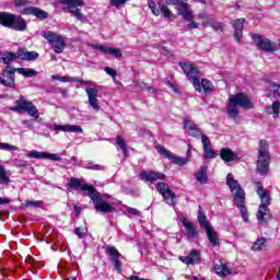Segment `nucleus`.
Instances as JSON below:
<instances>
[{
  "instance_id": "nucleus-28",
  "label": "nucleus",
  "mask_w": 280,
  "mask_h": 280,
  "mask_svg": "<svg viewBox=\"0 0 280 280\" xmlns=\"http://www.w3.org/2000/svg\"><path fill=\"white\" fill-rule=\"evenodd\" d=\"M265 113L271 115L273 119H279L280 117V101H273L272 104L265 107Z\"/></svg>"
},
{
  "instance_id": "nucleus-50",
  "label": "nucleus",
  "mask_w": 280,
  "mask_h": 280,
  "mask_svg": "<svg viewBox=\"0 0 280 280\" xmlns=\"http://www.w3.org/2000/svg\"><path fill=\"white\" fill-rule=\"evenodd\" d=\"M104 71L107 75H110V78H115V75H117V71L110 67H105Z\"/></svg>"
},
{
  "instance_id": "nucleus-14",
  "label": "nucleus",
  "mask_w": 280,
  "mask_h": 280,
  "mask_svg": "<svg viewBox=\"0 0 280 280\" xmlns=\"http://www.w3.org/2000/svg\"><path fill=\"white\" fill-rule=\"evenodd\" d=\"M14 73H20V75H24V78H34V75H38V72L31 68H12L8 65L2 71V75H13Z\"/></svg>"
},
{
  "instance_id": "nucleus-51",
  "label": "nucleus",
  "mask_w": 280,
  "mask_h": 280,
  "mask_svg": "<svg viewBox=\"0 0 280 280\" xmlns=\"http://www.w3.org/2000/svg\"><path fill=\"white\" fill-rule=\"evenodd\" d=\"M14 165L15 167H27V162L23 160H14Z\"/></svg>"
},
{
  "instance_id": "nucleus-34",
  "label": "nucleus",
  "mask_w": 280,
  "mask_h": 280,
  "mask_svg": "<svg viewBox=\"0 0 280 280\" xmlns=\"http://www.w3.org/2000/svg\"><path fill=\"white\" fill-rule=\"evenodd\" d=\"M267 95L268 97H273L277 100L280 97V84L277 82H270L267 86Z\"/></svg>"
},
{
  "instance_id": "nucleus-57",
  "label": "nucleus",
  "mask_w": 280,
  "mask_h": 280,
  "mask_svg": "<svg viewBox=\"0 0 280 280\" xmlns=\"http://www.w3.org/2000/svg\"><path fill=\"white\" fill-rule=\"evenodd\" d=\"M51 79L52 80H58L59 82L61 81V77L60 75H52Z\"/></svg>"
},
{
  "instance_id": "nucleus-20",
  "label": "nucleus",
  "mask_w": 280,
  "mask_h": 280,
  "mask_svg": "<svg viewBox=\"0 0 280 280\" xmlns=\"http://www.w3.org/2000/svg\"><path fill=\"white\" fill-rule=\"evenodd\" d=\"M28 159H44L47 161H62V158L56 153H47V152H40L36 150H32L27 154Z\"/></svg>"
},
{
  "instance_id": "nucleus-47",
  "label": "nucleus",
  "mask_w": 280,
  "mask_h": 280,
  "mask_svg": "<svg viewBox=\"0 0 280 280\" xmlns=\"http://www.w3.org/2000/svg\"><path fill=\"white\" fill-rule=\"evenodd\" d=\"M109 3L114 8H121L122 5H126V3H128V0H109Z\"/></svg>"
},
{
  "instance_id": "nucleus-4",
  "label": "nucleus",
  "mask_w": 280,
  "mask_h": 280,
  "mask_svg": "<svg viewBox=\"0 0 280 280\" xmlns=\"http://www.w3.org/2000/svg\"><path fill=\"white\" fill-rule=\"evenodd\" d=\"M256 191L260 198L261 205L257 211V220L259 224H267L268 220H270V209H268V205H270V192L264 188L261 183L255 182Z\"/></svg>"
},
{
  "instance_id": "nucleus-53",
  "label": "nucleus",
  "mask_w": 280,
  "mask_h": 280,
  "mask_svg": "<svg viewBox=\"0 0 280 280\" xmlns=\"http://www.w3.org/2000/svg\"><path fill=\"white\" fill-rule=\"evenodd\" d=\"M166 86H168L170 89H172V91H173L174 93H180V92L178 91V88H177L176 85H174V83H172V82H170V81L166 82Z\"/></svg>"
},
{
  "instance_id": "nucleus-52",
  "label": "nucleus",
  "mask_w": 280,
  "mask_h": 280,
  "mask_svg": "<svg viewBox=\"0 0 280 280\" xmlns=\"http://www.w3.org/2000/svg\"><path fill=\"white\" fill-rule=\"evenodd\" d=\"M26 207H43V201H27Z\"/></svg>"
},
{
  "instance_id": "nucleus-38",
  "label": "nucleus",
  "mask_w": 280,
  "mask_h": 280,
  "mask_svg": "<svg viewBox=\"0 0 280 280\" xmlns=\"http://www.w3.org/2000/svg\"><path fill=\"white\" fill-rule=\"evenodd\" d=\"M200 88H201V93H202V91L206 94L213 93V83H211V81H209L207 79L201 80Z\"/></svg>"
},
{
  "instance_id": "nucleus-55",
  "label": "nucleus",
  "mask_w": 280,
  "mask_h": 280,
  "mask_svg": "<svg viewBox=\"0 0 280 280\" xmlns=\"http://www.w3.org/2000/svg\"><path fill=\"white\" fill-rule=\"evenodd\" d=\"M0 205H10V200L3 197H0Z\"/></svg>"
},
{
  "instance_id": "nucleus-39",
  "label": "nucleus",
  "mask_w": 280,
  "mask_h": 280,
  "mask_svg": "<svg viewBox=\"0 0 280 280\" xmlns=\"http://www.w3.org/2000/svg\"><path fill=\"white\" fill-rule=\"evenodd\" d=\"M195 177L198 180V183L205 185V183H207L208 180L207 166H202L201 170L195 174Z\"/></svg>"
},
{
  "instance_id": "nucleus-62",
  "label": "nucleus",
  "mask_w": 280,
  "mask_h": 280,
  "mask_svg": "<svg viewBox=\"0 0 280 280\" xmlns=\"http://www.w3.org/2000/svg\"><path fill=\"white\" fill-rule=\"evenodd\" d=\"M149 92H150V93H154V89L150 88V89H149Z\"/></svg>"
},
{
  "instance_id": "nucleus-15",
  "label": "nucleus",
  "mask_w": 280,
  "mask_h": 280,
  "mask_svg": "<svg viewBox=\"0 0 280 280\" xmlns=\"http://www.w3.org/2000/svg\"><path fill=\"white\" fill-rule=\"evenodd\" d=\"M156 150L159 154H162L165 159H168L170 161H173L176 165H187L189 163V159L187 158H180L178 155H174L170 150L165 149L164 147L158 145Z\"/></svg>"
},
{
  "instance_id": "nucleus-18",
  "label": "nucleus",
  "mask_w": 280,
  "mask_h": 280,
  "mask_svg": "<svg viewBox=\"0 0 280 280\" xmlns=\"http://www.w3.org/2000/svg\"><path fill=\"white\" fill-rule=\"evenodd\" d=\"M71 189H75L77 191H86L90 197L93 191H95V187L86 184H82V179L72 177L68 184Z\"/></svg>"
},
{
  "instance_id": "nucleus-36",
  "label": "nucleus",
  "mask_w": 280,
  "mask_h": 280,
  "mask_svg": "<svg viewBox=\"0 0 280 280\" xmlns=\"http://www.w3.org/2000/svg\"><path fill=\"white\" fill-rule=\"evenodd\" d=\"M16 59L18 57L14 52H0V62H3V65H12Z\"/></svg>"
},
{
  "instance_id": "nucleus-49",
  "label": "nucleus",
  "mask_w": 280,
  "mask_h": 280,
  "mask_svg": "<svg viewBox=\"0 0 280 280\" xmlns=\"http://www.w3.org/2000/svg\"><path fill=\"white\" fill-rule=\"evenodd\" d=\"M15 8H25L27 3H30L27 0H14Z\"/></svg>"
},
{
  "instance_id": "nucleus-32",
  "label": "nucleus",
  "mask_w": 280,
  "mask_h": 280,
  "mask_svg": "<svg viewBox=\"0 0 280 280\" xmlns=\"http://www.w3.org/2000/svg\"><path fill=\"white\" fill-rule=\"evenodd\" d=\"M214 272L219 277H226V275H231V269H229L226 262L218 260L217 262H214Z\"/></svg>"
},
{
  "instance_id": "nucleus-27",
  "label": "nucleus",
  "mask_w": 280,
  "mask_h": 280,
  "mask_svg": "<svg viewBox=\"0 0 280 280\" xmlns=\"http://www.w3.org/2000/svg\"><path fill=\"white\" fill-rule=\"evenodd\" d=\"M182 223H183V226L186 229V235L188 240H194L198 237V232L196 231L194 223H191L186 218L182 219Z\"/></svg>"
},
{
  "instance_id": "nucleus-8",
  "label": "nucleus",
  "mask_w": 280,
  "mask_h": 280,
  "mask_svg": "<svg viewBox=\"0 0 280 280\" xmlns=\"http://www.w3.org/2000/svg\"><path fill=\"white\" fill-rule=\"evenodd\" d=\"M252 39L255 47H257V49L260 51H265L266 54H275V51H279V44H277V42H272V39L264 35L253 34Z\"/></svg>"
},
{
  "instance_id": "nucleus-30",
  "label": "nucleus",
  "mask_w": 280,
  "mask_h": 280,
  "mask_svg": "<svg viewBox=\"0 0 280 280\" xmlns=\"http://www.w3.org/2000/svg\"><path fill=\"white\" fill-rule=\"evenodd\" d=\"M23 14H32L33 16H36L37 19H40V21H45L47 16H49V13H47L44 10H40L36 7L26 8L23 12Z\"/></svg>"
},
{
  "instance_id": "nucleus-48",
  "label": "nucleus",
  "mask_w": 280,
  "mask_h": 280,
  "mask_svg": "<svg viewBox=\"0 0 280 280\" xmlns=\"http://www.w3.org/2000/svg\"><path fill=\"white\" fill-rule=\"evenodd\" d=\"M75 235H78V237H80V240H82V237H84V235H86V229L84 228H77L74 230Z\"/></svg>"
},
{
  "instance_id": "nucleus-5",
  "label": "nucleus",
  "mask_w": 280,
  "mask_h": 280,
  "mask_svg": "<svg viewBox=\"0 0 280 280\" xmlns=\"http://www.w3.org/2000/svg\"><path fill=\"white\" fill-rule=\"evenodd\" d=\"M241 108L250 109L253 108V101L244 93H238L229 97V104L226 108V113L231 119H236L240 117V109Z\"/></svg>"
},
{
  "instance_id": "nucleus-2",
  "label": "nucleus",
  "mask_w": 280,
  "mask_h": 280,
  "mask_svg": "<svg viewBox=\"0 0 280 280\" xmlns=\"http://www.w3.org/2000/svg\"><path fill=\"white\" fill-rule=\"evenodd\" d=\"M60 82H80L85 88V93L88 95V104L95 110L100 112V100H97V93H100V86L94 81H85L75 77H61Z\"/></svg>"
},
{
  "instance_id": "nucleus-11",
  "label": "nucleus",
  "mask_w": 280,
  "mask_h": 280,
  "mask_svg": "<svg viewBox=\"0 0 280 280\" xmlns=\"http://www.w3.org/2000/svg\"><path fill=\"white\" fill-rule=\"evenodd\" d=\"M16 106L9 107V110H12L13 113H27L30 117H34L35 119H38L40 117V113H38V108H36L32 102L25 100V97H20L15 102Z\"/></svg>"
},
{
  "instance_id": "nucleus-41",
  "label": "nucleus",
  "mask_w": 280,
  "mask_h": 280,
  "mask_svg": "<svg viewBox=\"0 0 280 280\" xmlns=\"http://www.w3.org/2000/svg\"><path fill=\"white\" fill-rule=\"evenodd\" d=\"M199 224L202 229H209L211 228V224H209V221H207V215H205V212L199 210L198 214Z\"/></svg>"
},
{
  "instance_id": "nucleus-63",
  "label": "nucleus",
  "mask_w": 280,
  "mask_h": 280,
  "mask_svg": "<svg viewBox=\"0 0 280 280\" xmlns=\"http://www.w3.org/2000/svg\"><path fill=\"white\" fill-rule=\"evenodd\" d=\"M198 1H200V3H205V0H198Z\"/></svg>"
},
{
  "instance_id": "nucleus-42",
  "label": "nucleus",
  "mask_w": 280,
  "mask_h": 280,
  "mask_svg": "<svg viewBox=\"0 0 280 280\" xmlns=\"http://www.w3.org/2000/svg\"><path fill=\"white\" fill-rule=\"evenodd\" d=\"M116 145L121 149V152L125 154V156L128 154V147L126 145V141L124 138H121V136L116 137Z\"/></svg>"
},
{
  "instance_id": "nucleus-33",
  "label": "nucleus",
  "mask_w": 280,
  "mask_h": 280,
  "mask_svg": "<svg viewBox=\"0 0 280 280\" xmlns=\"http://www.w3.org/2000/svg\"><path fill=\"white\" fill-rule=\"evenodd\" d=\"M107 253L113 259V264L118 272H121V261H119V252L115 247H108Z\"/></svg>"
},
{
  "instance_id": "nucleus-64",
  "label": "nucleus",
  "mask_w": 280,
  "mask_h": 280,
  "mask_svg": "<svg viewBox=\"0 0 280 280\" xmlns=\"http://www.w3.org/2000/svg\"><path fill=\"white\" fill-rule=\"evenodd\" d=\"M69 280H75V278H71V279H69Z\"/></svg>"
},
{
  "instance_id": "nucleus-7",
  "label": "nucleus",
  "mask_w": 280,
  "mask_h": 280,
  "mask_svg": "<svg viewBox=\"0 0 280 280\" xmlns=\"http://www.w3.org/2000/svg\"><path fill=\"white\" fill-rule=\"evenodd\" d=\"M0 25L10 27L11 30H16L18 32H24V30H27V24L23 18L5 12L0 13Z\"/></svg>"
},
{
  "instance_id": "nucleus-1",
  "label": "nucleus",
  "mask_w": 280,
  "mask_h": 280,
  "mask_svg": "<svg viewBox=\"0 0 280 280\" xmlns=\"http://www.w3.org/2000/svg\"><path fill=\"white\" fill-rule=\"evenodd\" d=\"M226 185L230 187L233 198L234 205L238 209L241 213V218L244 222H248V209L246 208V192L240 186V183L235 180L233 174H228L226 176Z\"/></svg>"
},
{
  "instance_id": "nucleus-10",
  "label": "nucleus",
  "mask_w": 280,
  "mask_h": 280,
  "mask_svg": "<svg viewBox=\"0 0 280 280\" xmlns=\"http://www.w3.org/2000/svg\"><path fill=\"white\" fill-rule=\"evenodd\" d=\"M180 68L183 69L186 78L191 82L195 90L198 93H202V88L200 86V71L191 63L179 62Z\"/></svg>"
},
{
  "instance_id": "nucleus-9",
  "label": "nucleus",
  "mask_w": 280,
  "mask_h": 280,
  "mask_svg": "<svg viewBox=\"0 0 280 280\" xmlns=\"http://www.w3.org/2000/svg\"><path fill=\"white\" fill-rule=\"evenodd\" d=\"M42 36L49 43L55 54H62L65 51L67 39L62 35L51 31H43Z\"/></svg>"
},
{
  "instance_id": "nucleus-54",
  "label": "nucleus",
  "mask_w": 280,
  "mask_h": 280,
  "mask_svg": "<svg viewBox=\"0 0 280 280\" xmlns=\"http://www.w3.org/2000/svg\"><path fill=\"white\" fill-rule=\"evenodd\" d=\"M128 213H131L132 215H139V210H137L135 208H129Z\"/></svg>"
},
{
  "instance_id": "nucleus-19",
  "label": "nucleus",
  "mask_w": 280,
  "mask_h": 280,
  "mask_svg": "<svg viewBox=\"0 0 280 280\" xmlns=\"http://www.w3.org/2000/svg\"><path fill=\"white\" fill-rule=\"evenodd\" d=\"M156 189L161 196H163L164 200H166L167 205H174V200L176 195L170 189V186L165 183H159L156 185Z\"/></svg>"
},
{
  "instance_id": "nucleus-3",
  "label": "nucleus",
  "mask_w": 280,
  "mask_h": 280,
  "mask_svg": "<svg viewBox=\"0 0 280 280\" xmlns=\"http://www.w3.org/2000/svg\"><path fill=\"white\" fill-rule=\"evenodd\" d=\"M167 5H177V14L187 22V30H198L200 23L196 22V15L185 0H165Z\"/></svg>"
},
{
  "instance_id": "nucleus-35",
  "label": "nucleus",
  "mask_w": 280,
  "mask_h": 280,
  "mask_svg": "<svg viewBox=\"0 0 280 280\" xmlns=\"http://www.w3.org/2000/svg\"><path fill=\"white\" fill-rule=\"evenodd\" d=\"M206 233L208 235V240L212 246H220V238L218 237V232L213 230L212 226L206 229Z\"/></svg>"
},
{
  "instance_id": "nucleus-43",
  "label": "nucleus",
  "mask_w": 280,
  "mask_h": 280,
  "mask_svg": "<svg viewBox=\"0 0 280 280\" xmlns=\"http://www.w3.org/2000/svg\"><path fill=\"white\" fill-rule=\"evenodd\" d=\"M160 11L162 12L164 19H172V11L165 4H159Z\"/></svg>"
},
{
  "instance_id": "nucleus-25",
  "label": "nucleus",
  "mask_w": 280,
  "mask_h": 280,
  "mask_svg": "<svg viewBox=\"0 0 280 280\" xmlns=\"http://www.w3.org/2000/svg\"><path fill=\"white\" fill-rule=\"evenodd\" d=\"M15 55L19 60L32 61V60H37L38 58V52L30 51L25 48H19Z\"/></svg>"
},
{
  "instance_id": "nucleus-6",
  "label": "nucleus",
  "mask_w": 280,
  "mask_h": 280,
  "mask_svg": "<svg viewBox=\"0 0 280 280\" xmlns=\"http://www.w3.org/2000/svg\"><path fill=\"white\" fill-rule=\"evenodd\" d=\"M268 141L260 140L258 149V160H257V172L261 176L268 175L270 170V151H269Z\"/></svg>"
},
{
  "instance_id": "nucleus-40",
  "label": "nucleus",
  "mask_w": 280,
  "mask_h": 280,
  "mask_svg": "<svg viewBox=\"0 0 280 280\" xmlns=\"http://www.w3.org/2000/svg\"><path fill=\"white\" fill-rule=\"evenodd\" d=\"M0 185H10V177L5 172V167L0 164Z\"/></svg>"
},
{
  "instance_id": "nucleus-45",
  "label": "nucleus",
  "mask_w": 280,
  "mask_h": 280,
  "mask_svg": "<svg viewBox=\"0 0 280 280\" xmlns=\"http://www.w3.org/2000/svg\"><path fill=\"white\" fill-rule=\"evenodd\" d=\"M0 150H7V152H12V150H19V147L12 145L8 142H0Z\"/></svg>"
},
{
  "instance_id": "nucleus-21",
  "label": "nucleus",
  "mask_w": 280,
  "mask_h": 280,
  "mask_svg": "<svg viewBox=\"0 0 280 280\" xmlns=\"http://www.w3.org/2000/svg\"><path fill=\"white\" fill-rule=\"evenodd\" d=\"M140 178L144 183H156V180H165V174L156 171L142 172Z\"/></svg>"
},
{
  "instance_id": "nucleus-56",
  "label": "nucleus",
  "mask_w": 280,
  "mask_h": 280,
  "mask_svg": "<svg viewBox=\"0 0 280 280\" xmlns=\"http://www.w3.org/2000/svg\"><path fill=\"white\" fill-rule=\"evenodd\" d=\"M89 170H104V167L95 164V165L89 166Z\"/></svg>"
},
{
  "instance_id": "nucleus-29",
  "label": "nucleus",
  "mask_w": 280,
  "mask_h": 280,
  "mask_svg": "<svg viewBox=\"0 0 280 280\" xmlns=\"http://www.w3.org/2000/svg\"><path fill=\"white\" fill-rule=\"evenodd\" d=\"M54 130H60L61 132H74L82 135L84 130L78 125H55Z\"/></svg>"
},
{
  "instance_id": "nucleus-17",
  "label": "nucleus",
  "mask_w": 280,
  "mask_h": 280,
  "mask_svg": "<svg viewBox=\"0 0 280 280\" xmlns=\"http://www.w3.org/2000/svg\"><path fill=\"white\" fill-rule=\"evenodd\" d=\"M184 129L189 137H194L195 139L205 137V135H202V129H200L194 120L184 119Z\"/></svg>"
},
{
  "instance_id": "nucleus-44",
  "label": "nucleus",
  "mask_w": 280,
  "mask_h": 280,
  "mask_svg": "<svg viewBox=\"0 0 280 280\" xmlns=\"http://www.w3.org/2000/svg\"><path fill=\"white\" fill-rule=\"evenodd\" d=\"M266 246V238L257 240L253 245V250H261Z\"/></svg>"
},
{
  "instance_id": "nucleus-22",
  "label": "nucleus",
  "mask_w": 280,
  "mask_h": 280,
  "mask_svg": "<svg viewBox=\"0 0 280 280\" xmlns=\"http://www.w3.org/2000/svg\"><path fill=\"white\" fill-rule=\"evenodd\" d=\"M91 47L93 49H100L102 54H109V56H114V58H121V48L117 47H106L100 44H92Z\"/></svg>"
},
{
  "instance_id": "nucleus-61",
  "label": "nucleus",
  "mask_w": 280,
  "mask_h": 280,
  "mask_svg": "<svg viewBox=\"0 0 280 280\" xmlns=\"http://www.w3.org/2000/svg\"><path fill=\"white\" fill-rule=\"evenodd\" d=\"M113 81L117 83V75L112 77Z\"/></svg>"
},
{
  "instance_id": "nucleus-37",
  "label": "nucleus",
  "mask_w": 280,
  "mask_h": 280,
  "mask_svg": "<svg viewBox=\"0 0 280 280\" xmlns=\"http://www.w3.org/2000/svg\"><path fill=\"white\" fill-rule=\"evenodd\" d=\"M0 84H2V86H7L8 89H14V86H16L14 75L0 77Z\"/></svg>"
},
{
  "instance_id": "nucleus-13",
  "label": "nucleus",
  "mask_w": 280,
  "mask_h": 280,
  "mask_svg": "<svg viewBox=\"0 0 280 280\" xmlns=\"http://www.w3.org/2000/svg\"><path fill=\"white\" fill-rule=\"evenodd\" d=\"M89 198H91L94 203L96 211H100L101 213H113V211H115V208L110 206L108 201V198L110 197H103L97 190H94Z\"/></svg>"
},
{
  "instance_id": "nucleus-59",
  "label": "nucleus",
  "mask_w": 280,
  "mask_h": 280,
  "mask_svg": "<svg viewBox=\"0 0 280 280\" xmlns=\"http://www.w3.org/2000/svg\"><path fill=\"white\" fill-rule=\"evenodd\" d=\"M74 211H75V213H80V207L75 206Z\"/></svg>"
},
{
  "instance_id": "nucleus-31",
  "label": "nucleus",
  "mask_w": 280,
  "mask_h": 280,
  "mask_svg": "<svg viewBox=\"0 0 280 280\" xmlns=\"http://www.w3.org/2000/svg\"><path fill=\"white\" fill-rule=\"evenodd\" d=\"M220 156L224 163H231L233 161H237L240 158L237 153L233 152V150L229 148H224L220 152Z\"/></svg>"
},
{
  "instance_id": "nucleus-24",
  "label": "nucleus",
  "mask_w": 280,
  "mask_h": 280,
  "mask_svg": "<svg viewBox=\"0 0 280 280\" xmlns=\"http://www.w3.org/2000/svg\"><path fill=\"white\" fill-rule=\"evenodd\" d=\"M201 143L203 145V156L205 159H215L218 153L211 150V140L207 136L201 137Z\"/></svg>"
},
{
  "instance_id": "nucleus-12",
  "label": "nucleus",
  "mask_w": 280,
  "mask_h": 280,
  "mask_svg": "<svg viewBox=\"0 0 280 280\" xmlns=\"http://www.w3.org/2000/svg\"><path fill=\"white\" fill-rule=\"evenodd\" d=\"M57 3L61 5H67L68 12L73 15L74 19L85 23L86 16L83 15L82 11L78 8H83L84 0H57Z\"/></svg>"
},
{
  "instance_id": "nucleus-58",
  "label": "nucleus",
  "mask_w": 280,
  "mask_h": 280,
  "mask_svg": "<svg viewBox=\"0 0 280 280\" xmlns=\"http://www.w3.org/2000/svg\"><path fill=\"white\" fill-rule=\"evenodd\" d=\"M23 124H24V126H27L28 128H32V125H30V120H24Z\"/></svg>"
},
{
  "instance_id": "nucleus-26",
  "label": "nucleus",
  "mask_w": 280,
  "mask_h": 280,
  "mask_svg": "<svg viewBox=\"0 0 280 280\" xmlns=\"http://www.w3.org/2000/svg\"><path fill=\"white\" fill-rule=\"evenodd\" d=\"M244 23H245L244 19L235 20L233 23L234 38H235L236 43H242L243 32H244Z\"/></svg>"
},
{
  "instance_id": "nucleus-60",
  "label": "nucleus",
  "mask_w": 280,
  "mask_h": 280,
  "mask_svg": "<svg viewBox=\"0 0 280 280\" xmlns=\"http://www.w3.org/2000/svg\"><path fill=\"white\" fill-rule=\"evenodd\" d=\"M192 280H205V278L192 277Z\"/></svg>"
},
{
  "instance_id": "nucleus-46",
  "label": "nucleus",
  "mask_w": 280,
  "mask_h": 280,
  "mask_svg": "<svg viewBox=\"0 0 280 280\" xmlns=\"http://www.w3.org/2000/svg\"><path fill=\"white\" fill-rule=\"evenodd\" d=\"M149 8L154 16H159L161 14V10L156 9V2L153 0L149 1Z\"/></svg>"
},
{
  "instance_id": "nucleus-23",
  "label": "nucleus",
  "mask_w": 280,
  "mask_h": 280,
  "mask_svg": "<svg viewBox=\"0 0 280 280\" xmlns=\"http://www.w3.org/2000/svg\"><path fill=\"white\" fill-rule=\"evenodd\" d=\"M179 260L186 266H194L195 264H200V253L192 249L188 256H179Z\"/></svg>"
},
{
  "instance_id": "nucleus-16",
  "label": "nucleus",
  "mask_w": 280,
  "mask_h": 280,
  "mask_svg": "<svg viewBox=\"0 0 280 280\" xmlns=\"http://www.w3.org/2000/svg\"><path fill=\"white\" fill-rule=\"evenodd\" d=\"M198 19L201 21V25H203V27H212L215 32H222L223 30L222 23L215 21V19L207 15L206 13H199Z\"/></svg>"
}]
</instances>
